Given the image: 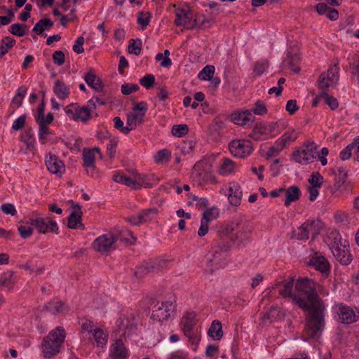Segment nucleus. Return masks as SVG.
I'll return each mask as SVG.
<instances>
[{
	"label": "nucleus",
	"mask_w": 359,
	"mask_h": 359,
	"mask_svg": "<svg viewBox=\"0 0 359 359\" xmlns=\"http://www.w3.org/2000/svg\"><path fill=\"white\" fill-rule=\"evenodd\" d=\"M317 284L306 277L299 278L295 285L297 296H294V303L304 310L319 307L321 304L316 294Z\"/></svg>",
	"instance_id": "obj_1"
},
{
	"label": "nucleus",
	"mask_w": 359,
	"mask_h": 359,
	"mask_svg": "<svg viewBox=\"0 0 359 359\" xmlns=\"http://www.w3.org/2000/svg\"><path fill=\"white\" fill-rule=\"evenodd\" d=\"M66 333L63 327H57L44 338L42 344L43 355L50 358L60 352L61 346L65 341Z\"/></svg>",
	"instance_id": "obj_2"
},
{
	"label": "nucleus",
	"mask_w": 359,
	"mask_h": 359,
	"mask_svg": "<svg viewBox=\"0 0 359 359\" xmlns=\"http://www.w3.org/2000/svg\"><path fill=\"white\" fill-rule=\"evenodd\" d=\"M309 311H311L312 313L306 320L305 332L311 338H318L325 325L322 305Z\"/></svg>",
	"instance_id": "obj_3"
},
{
	"label": "nucleus",
	"mask_w": 359,
	"mask_h": 359,
	"mask_svg": "<svg viewBox=\"0 0 359 359\" xmlns=\"http://www.w3.org/2000/svg\"><path fill=\"white\" fill-rule=\"evenodd\" d=\"M317 147L313 142H307L295 150L292 159L302 165H307L314 161L317 156Z\"/></svg>",
	"instance_id": "obj_4"
},
{
	"label": "nucleus",
	"mask_w": 359,
	"mask_h": 359,
	"mask_svg": "<svg viewBox=\"0 0 359 359\" xmlns=\"http://www.w3.org/2000/svg\"><path fill=\"white\" fill-rule=\"evenodd\" d=\"M322 226L320 220L306 221L294 231V236L300 241H306L310 237L314 239L320 233Z\"/></svg>",
	"instance_id": "obj_5"
},
{
	"label": "nucleus",
	"mask_w": 359,
	"mask_h": 359,
	"mask_svg": "<svg viewBox=\"0 0 359 359\" xmlns=\"http://www.w3.org/2000/svg\"><path fill=\"white\" fill-rule=\"evenodd\" d=\"M116 331L119 337H128L136 330V321L132 313L121 314L116 321Z\"/></svg>",
	"instance_id": "obj_6"
},
{
	"label": "nucleus",
	"mask_w": 359,
	"mask_h": 359,
	"mask_svg": "<svg viewBox=\"0 0 359 359\" xmlns=\"http://www.w3.org/2000/svg\"><path fill=\"white\" fill-rule=\"evenodd\" d=\"M67 116L75 121L88 122L91 117V110L86 106H79L76 103L68 104L64 109Z\"/></svg>",
	"instance_id": "obj_7"
},
{
	"label": "nucleus",
	"mask_w": 359,
	"mask_h": 359,
	"mask_svg": "<svg viewBox=\"0 0 359 359\" xmlns=\"http://www.w3.org/2000/svg\"><path fill=\"white\" fill-rule=\"evenodd\" d=\"M117 240L116 236L109 232L97 237L92 244L93 248L101 254H108L115 250Z\"/></svg>",
	"instance_id": "obj_8"
},
{
	"label": "nucleus",
	"mask_w": 359,
	"mask_h": 359,
	"mask_svg": "<svg viewBox=\"0 0 359 359\" xmlns=\"http://www.w3.org/2000/svg\"><path fill=\"white\" fill-rule=\"evenodd\" d=\"M293 286L294 278L292 277L281 280H276L271 287L265 290L266 293L265 296L269 295L274 289H278V293L281 297L285 298L290 297L294 302V296H297V294L292 292Z\"/></svg>",
	"instance_id": "obj_9"
},
{
	"label": "nucleus",
	"mask_w": 359,
	"mask_h": 359,
	"mask_svg": "<svg viewBox=\"0 0 359 359\" xmlns=\"http://www.w3.org/2000/svg\"><path fill=\"white\" fill-rule=\"evenodd\" d=\"M339 67L336 65L330 67L327 73H323L318 79V88L321 93L327 90L330 87H334L339 80Z\"/></svg>",
	"instance_id": "obj_10"
},
{
	"label": "nucleus",
	"mask_w": 359,
	"mask_h": 359,
	"mask_svg": "<svg viewBox=\"0 0 359 359\" xmlns=\"http://www.w3.org/2000/svg\"><path fill=\"white\" fill-rule=\"evenodd\" d=\"M229 149L231 154L238 158H245L253 150L251 141L243 139L232 140L229 144Z\"/></svg>",
	"instance_id": "obj_11"
},
{
	"label": "nucleus",
	"mask_w": 359,
	"mask_h": 359,
	"mask_svg": "<svg viewBox=\"0 0 359 359\" xmlns=\"http://www.w3.org/2000/svg\"><path fill=\"white\" fill-rule=\"evenodd\" d=\"M175 306L172 300L157 303L152 310L151 318L158 322L168 320L174 311Z\"/></svg>",
	"instance_id": "obj_12"
},
{
	"label": "nucleus",
	"mask_w": 359,
	"mask_h": 359,
	"mask_svg": "<svg viewBox=\"0 0 359 359\" xmlns=\"http://www.w3.org/2000/svg\"><path fill=\"white\" fill-rule=\"evenodd\" d=\"M334 311L337 316V320L344 324H351L359 319V313L350 306L340 303L334 306Z\"/></svg>",
	"instance_id": "obj_13"
},
{
	"label": "nucleus",
	"mask_w": 359,
	"mask_h": 359,
	"mask_svg": "<svg viewBox=\"0 0 359 359\" xmlns=\"http://www.w3.org/2000/svg\"><path fill=\"white\" fill-rule=\"evenodd\" d=\"M29 223L34 226L40 233H57V224L50 218L36 216L29 219Z\"/></svg>",
	"instance_id": "obj_14"
},
{
	"label": "nucleus",
	"mask_w": 359,
	"mask_h": 359,
	"mask_svg": "<svg viewBox=\"0 0 359 359\" xmlns=\"http://www.w3.org/2000/svg\"><path fill=\"white\" fill-rule=\"evenodd\" d=\"M297 133L294 130H288L279 139L275 144L270 147L267 152L268 156L277 155L287 144H290L297 138Z\"/></svg>",
	"instance_id": "obj_15"
},
{
	"label": "nucleus",
	"mask_w": 359,
	"mask_h": 359,
	"mask_svg": "<svg viewBox=\"0 0 359 359\" xmlns=\"http://www.w3.org/2000/svg\"><path fill=\"white\" fill-rule=\"evenodd\" d=\"M193 12L189 9L178 8L176 11L175 25L184 28L192 29L197 27L199 22L194 21Z\"/></svg>",
	"instance_id": "obj_16"
},
{
	"label": "nucleus",
	"mask_w": 359,
	"mask_h": 359,
	"mask_svg": "<svg viewBox=\"0 0 359 359\" xmlns=\"http://www.w3.org/2000/svg\"><path fill=\"white\" fill-rule=\"evenodd\" d=\"M220 193L228 196L229 203L233 206L241 205L243 191L241 186L235 182H230L220 190Z\"/></svg>",
	"instance_id": "obj_17"
},
{
	"label": "nucleus",
	"mask_w": 359,
	"mask_h": 359,
	"mask_svg": "<svg viewBox=\"0 0 359 359\" xmlns=\"http://www.w3.org/2000/svg\"><path fill=\"white\" fill-rule=\"evenodd\" d=\"M346 241L344 243H334L331 248L333 255L336 259L344 265L348 264L352 260V256L349 251V246Z\"/></svg>",
	"instance_id": "obj_18"
},
{
	"label": "nucleus",
	"mask_w": 359,
	"mask_h": 359,
	"mask_svg": "<svg viewBox=\"0 0 359 359\" xmlns=\"http://www.w3.org/2000/svg\"><path fill=\"white\" fill-rule=\"evenodd\" d=\"M147 111V104L144 102L137 103L133 109V112L128 116L127 125L135 128L137 123H142Z\"/></svg>",
	"instance_id": "obj_19"
},
{
	"label": "nucleus",
	"mask_w": 359,
	"mask_h": 359,
	"mask_svg": "<svg viewBox=\"0 0 359 359\" xmlns=\"http://www.w3.org/2000/svg\"><path fill=\"white\" fill-rule=\"evenodd\" d=\"M309 264L320 271L324 277L330 274V266L327 259L318 252L310 259Z\"/></svg>",
	"instance_id": "obj_20"
},
{
	"label": "nucleus",
	"mask_w": 359,
	"mask_h": 359,
	"mask_svg": "<svg viewBox=\"0 0 359 359\" xmlns=\"http://www.w3.org/2000/svg\"><path fill=\"white\" fill-rule=\"evenodd\" d=\"M254 116L249 109L241 110L231 114V120L236 125L245 126L254 121Z\"/></svg>",
	"instance_id": "obj_21"
},
{
	"label": "nucleus",
	"mask_w": 359,
	"mask_h": 359,
	"mask_svg": "<svg viewBox=\"0 0 359 359\" xmlns=\"http://www.w3.org/2000/svg\"><path fill=\"white\" fill-rule=\"evenodd\" d=\"M128 351L121 339H117L110 347L109 359H126Z\"/></svg>",
	"instance_id": "obj_22"
},
{
	"label": "nucleus",
	"mask_w": 359,
	"mask_h": 359,
	"mask_svg": "<svg viewBox=\"0 0 359 359\" xmlns=\"http://www.w3.org/2000/svg\"><path fill=\"white\" fill-rule=\"evenodd\" d=\"M46 165L48 170L53 174L62 173L65 170V165L55 155L49 154L46 156Z\"/></svg>",
	"instance_id": "obj_23"
},
{
	"label": "nucleus",
	"mask_w": 359,
	"mask_h": 359,
	"mask_svg": "<svg viewBox=\"0 0 359 359\" xmlns=\"http://www.w3.org/2000/svg\"><path fill=\"white\" fill-rule=\"evenodd\" d=\"M284 195V205L286 207H288L291 205L292 203L296 202L302 196V191L299 187L292 185L287 189H285Z\"/></svg>",
	"instance_id": "obj_24"
},
{
	"label": "nucleus",
	"mask_w": 359,
	"mask_h": 359,
	"mask_svg": "<svg viewBox=\"0 0 359 359\" xmlns=\"http://www.w3.org/2000/svg\"><path fill=\"white\" fill-rule=\"evenodd\" d=\"M210 168L211 165L207 163H197L194 167V174H196L200 180L206 182L212 178Z\"/></svg>",
	"instance_id": "obj_25"
},
{
	"label": "nucleus",
	"mask_w": 359,
	"mask_h": 359,
	"mask_svg": "<svg viewBox=\"0 0 359 359\" xmlns=\"http://www.w3.org/2000/svg\"><path fill=\"white\" fill-rule=\"evenodd\" d=\"M196 313L194 312H187L182 317L180 325L183 332H188L196 330Z\"/></svg>",
	"instance_id": "obj_26"
},
{
	"label": "nucleus",
	"mask_w": 359,
	"mask_h": 359,
	"mask_svg": "<svg viewBox=\"0 0 359 359\" xmlns=\"http://www.w3.org/2000/svg\"><path fill=\"white\" fill-rule=\"evenodd\" d=\"M74 210L71 213L68 219V227L70 229H84L81 223L82 211L79 205L74 206Z\"/></svg>",
	"instance_id": "obj_27"
},
{
	"label": "nucleus",
	"mask_w": 359,
	"mask_h": 359,
	"mask_svg": "<svg viewBox=\"0 0 359 359\" xmlns=\"http://www.w3.org/2000/svg\"><path fill=\"white\" fill-rule=\"evenodd\" d=\"M90 339H94L99 346H103L107 342L108 334L105 330L100 327H95L89 334Z\"/></svg>",
	"instance_id": "obj_28"
},
{
	"label": "nucleus",
	"mask_w": 359,
	"mask_h": 359,
	"mask_svg": "<svg viewBox=\"0 0 359 359\" xmlns=\"http://www.w3.org/2000/svg\"><path fill=\"white\" fill-rule=\"evenodd\" d=\"M86 83L97 91H102L103 85L101 79L97 76L93 71L90 70L84 76Z\"/></svg>",
	"instance_id": "obj_29"
},
{
	"label": "nucleus",
	"mask_w": 359,
	"mask_h": 359,
	"mask_svg": "<svg viewBox=\"0 0 359 359\" xmlns=\"http://www.w3.org/2000/svg\"><path fill=\"white\" fill-rule=\"evenodd\" d=\"M236 163L230 158H224L219 168V173L222 176H226L233 173L236 170Z\"/></svg>",
	"instance_id": "obj_30"
},
{
	"label": "nucleus",
	"mask_w": 359,
	"mask_h": 359,
	"mask_svg": "<svg viewBox=\"0 0 359 359\" xmlns=\"http://www.w3.org/2000/svg\"><path fill=\"white\" fill-rule=\"evenodd\" d=\"M53 90L56 96L60 100L66 99L70 93L69 88L60 80L55 81Z\"/></svg>",
	"instance_id": "obj_31"
},
{
	"label": "nucleus",
	"mask_w": 359,
	"mask_h": 359,
	"mask_svg": "<svg viewBox=\"0 0 359 359\" xmlns=\"http://www.w3.org/2000/svg\"><path fill=\"white\" fill-rule=\"evenodd\" d=\"M208 335L214 340H219L223 336L222 323L219 320L212 321L208 330Z\"/></svg>",
	"instance_id": "obj_32"
},
{
	"label": "nucleus",
	"mask_w": 359,
	"mask_h": 359,
	"mask_svg": "<svg viewBox=\"0 0 359 359\" xmlns=\"http://www.w3.org/2000/svg\"><path fill=\"white\" fill-rule=\"evenodd\" d=\"M53 22L50 19H41L35 24L32 32L37 34H41L46 29H50L53 26Z\"/></svg>",
	"instance_id": "obj_33"
},
{
	"label": "nucleus",
	"mask_w": 359,
	"mask_h": 359,
	"mask_svg": "<svg viewBox=\"0 0 359 359\" xmlns=\"http://www.w3.org/2000/svg\"><path fill=\"white\" fill-rule=\"evenodd\" d=\"M113 180L116 182L121 183L124 185L130 187L133 189H136L134 176L130 177L124 174L116 173L113 176Z\"/></svg>",
	"instance_id": "obj_34"
},
{
	"label": "nucleus",
	"mask_w": 359,
	"mask_h": 359,
	"mask_svg": "<svg viewBox=\"0 0 359 359\" xmlns=\"http://www.w3.org/2000/svg\"><path fill=\"white\" fill-rule=\"evenodd\" d=\"M15 44V40L9 36L4 37L0 44V57L6 55Z\"/></svg>",
	"instance_id": "obj_35"
},
{
	"label": "nucleus",
	"mask_w": 359,
	"mask_h": 359,
	"mask_svg": "<svg viewBox=\"0 0 359 359\" xmlns=\"http://www.w3.org/2000/svg\"><path fill=\"white\" fill-rule=\"evenodd\" d=\"M46 310L52 314L56 315L64 310V304L59 300H53L46 304Z\"/></svg>",
	"instance_id": "obj_36"
},
{
	"label": "nucleus",
	"mask_w": 359,
	"mask_h": 359,
	"mask_svg": "<svg viewBox=\"0 0 359 359\" xmlns=\"http://www.w3.org/2000/svg\"><path fill=\"white\" fill-rule=\"evenodd\" d=\"M133 176L136 189L141 187L149 188L151 187V184L148 182V178L146 175L139 172H135Z\"/></svg>",
	"instance_id": "obj_37"
},
{
	"label": "nucleus",
	"mask_w": 359,
	"mask_h": 359,
	"mask_svg": "<svg viewBox=\"0 0 359 359\" xmlns=\"http://www.w3.org/2000/svg\"><path fill=\"white\" fill-rule=\"evenodd\" d=\"M14 284L13 273L11 271L4 273L0 276V286L11 290Z\"/></svg>",
	"instance_id": "obj_38"
},
{
	"label": "nucleus",
	"mask_w": 359,
	"mask_h": 359,
	"mask_svg": "<svg viewBox=\"0 0 359 359\" xmlns=\"http://www.w3.org/2000/svg\"><path fill=\"white\" fill-rule=\"evenodd\" d=\"M171 151L167 149H163L156 153L154 156V161L156 163H166L170 160Z\"/></svg>",
	"instance_id": "obj_39"
},
{
	"label": "nucleus",
	"mask_w": 359,
	"mask_h": 359,
	"mask_svg": "<svg viewBox=\"0 0 359 359\" xmlns=\"http://www.w3.org/2000/svg\"><path fill=\"white\" fill-rule=\"evenodd\" d=\"M288 65L290 69L294 73H298L300 70L297 64L300 60L299 54L298 53H289L287 55Z\"/></svg>",
	"instance_id": "obj_40"
},
{
	"label": "nucleus",
	"mask_w": 359,
	"mask_h": 359,
	"mask_svg": "<svg viewBox=\"0 0 359 359\" xmlns=\"http://www.w3.org/2000/svg\"><path fill=\"white\" fill-rule=\"evenodd\" d=\"M184 334L188 338L189 343L194 346V350L196 351L197 346L201 341V333L198 329L189 331V333L184 332Z\"/></svg>",
	"instance_id": "obj_41"
},
{
	"label": "nucleus",
	"mask_w": 359,
	"mask_h": 359,
	"mask_svg": "<svg viewBox=\"0 0 359 359\" xmlns=\"http://www.w3.org/2000/svg\"><path fill=\"white\" fill-rule=\"evenodd\" d=\"M309 187L320 188L324 182L323 177L318 172H313L308 179Z\"/></svg>",
	"instance_id": "obj_42"
},
{
	"label": "nucleus",
	"mask_w": 359,
	"mask_h": 359,
	"mask_svg": "<svg viewBox=\"0 0 359 359\" xmlns=\"http://www.w3.org/2000/svg\"><path fill=\"white\" fill-rule=\"evenodd\" d=\"M352 82L359 87V59L350 64Z\"/></svg>",
	"instance_id": "obj_43"
},
{
	"label": "nucleus",
	"mask_w": 359,
	"mask_h": 359,
	"mask_svg": "<svg viewBox=\"0 0 359 359\" xmlns=\"http://www.w3.org/2000/svg\"><path fill=\"white\" fill-rule=\"evenodd\" d=\"M95 154L93 150L84 149L83 152V164L86 167L92 168L95 164Z\"/></svg>",
	"instance_id": "obj_44"
},
{
	"label": "nucleus",
	"mask_w": 359,
	"mask_h": 359,
	"mask_svg": "<svg viewBox=\"0 0 359 359\" xmlns=\"http://www.w3.org/2000/svg\"><path fill=\"white\" fill-rule=\"evenodd\" d=\"M215 72V67L212 65H206L199 73L198 77L202 81L210 80Z\"/></svg>",
	"instance_id": "obj_45"
},
{
	"label": "nucleus",
	"mask_w": 359,
	"mask_h": 359,
	"mask_svg": "<svg viewBox=\"0 0 359 359\" xmlns=\"http://www.w3.org/2000/svg\"><path fill=\"white\" fill-rule=\"evenodd\" d=\"M142 49V41L139 39H130L128 45V52L139 55Z\"/></svg>",
	"instance_id": "obj_46"
},
{
	"label": "nucleus",
	"mask_w": 359,
	"mask_h": 359,
	"mask_svg": "<svg viewBox=\"0 0 359 359\" xmlns=\"http://www.w3.org/2000/svg\"><path fill=\"white\" fill-rule=\"evenodd\" d=\"M335 175L337 176L336 184L338 187H340L346 182L347 171L344 168L339 166L336 168Z\"/></svg>",
	"instance_id": "obj_47"
},
{
	"label": "nucleus",
	"mask_w": 359,
	"mask_h": 359,
	"mask_svg": "<svg viewBox=\"0 0 359 359\" xmlns=\"http://www.w3.org/2000/svg\"><path fill=\"white\" fill-rule=\"evenodd\" d=\"M321 96H323L325 103L329 106L331 110H335L338 108L339 103L335 97L330 96L325 91L321 93Z\"/></svg>",
	"instance_id": "obj_48"
},
{
	"label": "nucleus",
	"mask_w": 359,
	"mask_h": 359,
	"mask_svg": "<svg viewBox=\"0 0 359 359\" xmlns=\"http://www.w3.org/2000/svg\"><path fill=\"white\" fill-rule=\"evenodd\" d=\"M219 216V210L216 207L207 209L203 214L201 219H205L208 222L212 221Z\"/></svg>",
	"instance_id": "obj_49"
},
{
	"label": "nucleus",
	"mask_w": 359,
	"mask_h": 359,
	"mask_svg": "<svg viewBox=\"0 0 359 359\" xmlns=\"http://www.w3.org/2000/svg\"><path fill=\"white\" fill-rule=\"evenodd\" d=\"M114 127L124 134H128L130 130L134 129L131 126L127 125L126 126H124L123 121L118 116L114 118Z\"/></svg>",
	"instance_id": "obj_50"
},
{
	"label": "nucleus",
	"mask_w": 359,
	"mask_h": 359,
	"mask_svg": "<svg viewBox=\"0 0 359 359\" xmlns=\"http://www.w3.org/2000/svg\"><path fill=\"white\" fill-rule=\"evenodd\" d=\"M53 119L54 115L51 112H49L46 116H35V120L39 126H41L42 124L43 126L46 127H48V126L53 123Z\"/></svg>",
	"instance_id": "obj_51"
},
{
	"label": "nucleus",
	"mask_w": 359,
	"mask_h": 359,
	"mask_svg": "<svg viewBox=\"0 0 359 359\" xmlns=\"http://www.w3.org/2000/svg\"><path fill=\"white\" fill-rule=\"evenodd\" d=\"M118 240H121L122 241H126L128 243H134L136 241V238L131 231L128 229H125L121 231L118 233V236H116Z\"/></svg>",
	"instance_id": "obj_52"
},
{
	"label": "nucleus",
	"mask_w": 359,
	"mask_h": 359,
	"mask_svg": "<svg viewBox=\"0 0 359 359\" xmlns=\"http://www.w3.org/2000/svg\"><path fill=\"white\" fill-rule=\"evenodd\" d=\"M189 130L188 126L186 124L175 125L172 128V133L176 137H182L185 135Z\"/></svg>",
	"instance_id": "obj_53"
},
{
	"label": "nucleus",
	"mask_w": 359,
	"mask_h": 359,
	"mask_svg": "<svg viewBox=\"0 0 359 359\" xmlns=\"http://www.w3.org/2000/svg\"><path fill=\"white\" fill-rule=\"evenodd\" d=\"M139 213L140 215V218L144 222L151 220L156 216L157 210L156 208H149L143 210Z\"/></svg>",
	"instance_id": "obj_54"
},
{
	"label": "nucleus",
	"mask_w": 359,
	"mask_h": 359,
	"mask_svg": "<svg viewBox=\"0 0 359 359\" xmlns=\"http://www.w3.org/2000/svg\"><path fill=\"white\" fill-rule=\"evenodd\" d=\"M25 28L27 26L24 27L21 24L14 23L11 25L9 31L13 35L22 36L25 34Z\"/></svg>",
	"instance_id": "obj_55"
},
{
	"label": "nucleus",
	"mask_w": 359,
	"mask_h": 359,
	"mask_svg": "<svg viewBox=\"0 0 359 359\" xmlns=\"http://www.w3.org/2000/svg\"><path fill=\"white\" fill-rule=\"evenodd\" d=\"M79 323L81 325L82 332H87L88 334L95 328L93 322L86 318L81 319Z\"/></svg>",
	"instance_id": "obj_56"
},
{
	"label": "nucleus",
	"mask_w": 359,
	"mask_h": 359,
	"mask_svg": "<svg viewBox=\"0 0 359 359\" xmlns=\"http://www.w3.org/2000/svg\"><path fill=\"white\" fill-rule=\"evenodd\" d=\"M150 22V14L149 13L140 12L137 16V24L145 29Z\"/></svg>",
	"instance_id": "obj_57"
},
{
	"label": "nucleus",
	"mask_w": 359,
	"mask_h": 359,
	"mask_svg": "<svg viewBox=\"0 0 359 359\" xmlns=\"http://www.w3.org/2000/svg\"><path fill=\"white\" fill-rule=\"evenodd\" d=\"M51 134V132L48 127L39 126V139L41 144H45L47 137Z\"/></svg>",
	"instance_id": "obj_58"
},
{
	"label": "nucleus",
	"mask_w": 359,
	"mask_h": 359,
	"mask_svg": "<svg viewBox=\"0 0 359 359\" xmlns=\"http://www.w3.org/2000/svg\"><path fill=\"white\" fill-rule=\"evenodd\" d=\"M154 81L155 77L153 74H147L140 80V83L147 89H149L152 87Z\"/></svg>",
	"instance_id": "obj_59"
},
{
	"label": "nucleus",
	"mask_w": 359,
	"mask_h": 359,
	"mask_svg": "<svg viewBox=\"0 0 359 359\" xmlns=\"http://www.w3.org/2000/svg\"><path fill=\"white\" fill-rule=\"evenodd\" d=\"M219 347L215 344H208L206 347L205 354L207 357L212 359H217Z\"/></svg>",
	"instance_id": "obj_60"
},
{
	"label": "nucleus",
	"mask_w": 359,
	"mask_h": 359,
	"mask_svg": "<svg viewBox=\"0 0 359 359\" xmlns=\"http://www.w3.org/2000/svg\"><path fill=\"white\" fill-rule=\"evenodd\" d=\"M250 111H252V114L254 113L257 115H264L267 113V109L262 101H257Z\"/></svg>",
	"instance_id": "obj_61"
},
{
	"label": "nucleus",
	"mask_w": 359,
	"mask_h": 359,
	"mask_svg": "<svg viewBox=\"0 0 359 359\" xmlns=\"http://www.w3.org/2000/svg\"><path fill=\"white\" fill-rule=\"evenodd\" d=\"M140 87L137 84L126 83L121 86V93L128 95L139 90Z\"/></svg>",
	"instance_id": "obj_62"
},
{
	"label": "nucleus",
	"mask_w": 359,
	"mask_h": 359,
	"mask_svg": "<svg viewBox=\"0 0 359 359\" xmlns=\"http://www.w3.org/2000/svg\"><path fill=\"white\" fill-rule=\"evenodd\" d=\"M22 141L24 142L28 147L34 145V138L32 129H29L25 132L22 136Z\"/></svg>",
	"instance_id": "obj_63"
},
{
	"label": "nucleus",
	"mask_w": 359,
	"mask_h": 359,
	"mask_svg": "<svg viewBox=\"0 0 359 359\" xmlns=\"http://www.w3.org/2000/svg\"><path fill=\"white\" fill-rule=\"evenodd\" d=\"M268 67V63L265 60L258 61L255 63L254 72L257 75L263 74Z\"/></svg>",
	"instance_id": "obj_64"
}]
</instances>
